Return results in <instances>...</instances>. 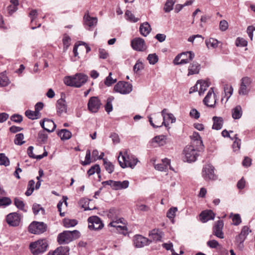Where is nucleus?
<instances>
[{
	"label": "nucleus",
	"mask_w": 255,
	"mask_h": 255,
	"mask_svg": "<svg viewBox=\"0 0 255 255\" xmlns=\"http://www.w3.org/2000/svg\"><path fill=\"white\" fill-rule=\"evenodd\" d=\"M80 236V233L78 230L64 231L58 235L57 242L60 245L67 244Z\"/></svg>",
	"instance_id": "obj_1"
},
{
	"label": "nucleus",
	"mask_w": 255,
	"mask_h": 255,
	"mask_svg": "<svg viewBox=\"0 0 255 255\" xmlns=\"http://www.w3.org/2000/svg\"><path fill=\"white\" fill-rule=\"evenodd\" d=\"M48 247L47 240L42 239L30 243L29 249L33 255H40L46 251Z\"/></svg>",
	"instance_id": "obj_2"
},
{
	"label": "nucleus",
	"mask_w": 255,
	"mask_h": 255,
	"mask_svg": "<svg viewBox=\"0 0 255 255\" xmlns=\"http://www.w3.org/2000/svg\"><path fill=\"white\" fill-rule=\"evenodd\" d=\"M118 161L123 168L128 167L133 168L138 161L137 158L134 155L128 154L127 152L122 155L121 157L119 156Z\"/></svg>",
	"instance_id": "obj_3"
},
{
	"label": "nucleus",
	"mask_w": 255,
	"mask_h": 255,
	"mask_svg": "<svg viewBox=\"0 0 255 255\" xmlns=\"http://www.w3.org/2000/svg\"><path fill=\"white\" fill-rule=\"evenodd\" d=\"M184 155L183 160L188 163L194 162L196 161L199 153L191 146L186 145L183 150Z\"/></svg>",
	"instance_id": "obj_4"
},
{
	"label": "nucleus",
	"mask_w": 255,
	"mask_h": 255,
	"mask_svg": "<svg viewBox=\"0 0 255 255\" xmlns=\"http://www.w3.org/2000/svg\"><path fill=\"white\" fill-rule=\"evenodd\" d=\"M132 90L131 84L125 81H119L114 86V91L123 95L130 93Z\"/></svg>",
	"instance_id": "obj_5"
},
{
	"label": "nucleus",
	"mask_w": 255,
	"mask_h": 255,
	"mask_svg": "<svg viewBox=\"0 0 255 255\" xmlns=\"http://www.w3.org/2000/svg\"><path fill=\"white\" fill-rule=\"evenodd\" d=\"M47 225L43 222H32L28 227V231L33 234H40L46 231Z\"/></svg>",
	"instance_id": "obj_6"
},
{
	"label": "nucleus",
	"mask_w": 255,
	"mask_h": 255,
	"mask_svg": "<svg viewBox=\"0 0 255 255\" xmlns=\"http://www.w3.org/2000/svg\"><path fill=\"white\" fill-rule=\"evenodd\" d=\"M102 105V102L98 97L93 96L89 99L87 108L90 112L96 113L100 109Z\"/></svg>",
	"instance_id": "obj_7"
},
{
	"label": "nucleus",
	"mask_w": 255,
	"mask_h": 255,
	"mask_svg": "<svg viewBox=\"0 0 255 255\" xmlns=\"http://www.w3.org/2000/svg\"><path fill=\"white\" fill-rule=\"evenodd\" d=\"M215 168L210 164L205 165L202 169V176L206 181L215 180L217 179V176L215 174Z\"/></svg>",
	"instance_id": "obj_8"
},
{
	"label": "nucleus",
	"mask_w": 255,
	"mask_h": 255,
	"mask_svg": "<svg viewBox=\"0 0 255 255\" xmlns=\"http://www.w3.org/2000/svg\"><path fill=\"white\" fill-rule=\"evenodd\" d=\"M88 228L91 230H100L104 227V224L101 219L97 216L90 217L88 219Z\"/></svg>",
	"instance_id": "obj_9"
},
{
	"label": "nucleus",
	"mask_w": 255,
	"mask_h": 255,
	"mask_svg": "<svg viewBox=\"0 0 255 255\" xmlns=\"http://www.w3.org/2000/svg\"><path fill=\"white\" fill-rule=\"evenodd\" d=\"M97 22V18L91 16L89 12L87 11L83 17V24L85 28L91 30L96 26Z\"/></svg>",
	"instance_id": "obj_10"
},
{
	"label": "nucleus",
	"mask_w": 255,
	"mask_h": 255,
	"mask_svg": "<svg viewBox=\"0 0 255 255\" xmlns=\"http://www.w3.org/2000/svg\"><path fill=\"white\" fill-rule=\"evenodd\" d=\"M224 225V222L222 220L216 221L213 227V235L219 239H224V235L223 232Z\"/></svg>",
	"instance_id": "obj_11"
},
{
	"label": "nucleus",
	"mask_w": 255,
	"mask_h": 255,
	"mask_svg": "<svg viewBox=\"0 0 255 255\" xmlns=\"http://www.w3.org/2000/svg\"><path fill=\"white\" fill-rule=\"evenodd\" d=\"M21 215L17 213L13 212L8 214L6 217L7 223L10 226H18L20 222Z\"/></svg>",
	"instance_id": "obj_12"
},
{
	"label": "nucleus",
	"mask_w": 255,
	"mask_h": 255,
	"mask_svg": "<svg viewBox=\"0 0 255 255\" xmlns=\"http://www.w3.org/2000/svg\"><path fill=\"white\" fill-rule=\"evenodd\" d=\"M133 241L134 246L138 248L148 245L151 242V241L140 235H135Z\"/></svg>",
	"instance_id": "obj_13"
},
{
	"label": "nucleus",
	"mask_w": 255,
	"mask_h": 255,
	"mask_svg": "<svg viewBox=\"0 0 255 255\" xmlns=\"http://www.w3.org/2000/svg\"><path fill=\"white\" fill-rule=\"evenodd\" d=\"M132 48L138 51H143L146 49L144 40L141 38H135L131 41Z\"/></svg>",
	"instance_id": "obj_14"
},
{
	"label": "nucleus",
	"mask_w": 255,
	"mask_h": 255,
	"mask_svg": "<svg viewBox=\"0 0 255 255\" xmlns=\"http://www.w3.org/2000/svg\"><path fill=\"white\" fill-rule=\"evenodd\" d=\"M201 70V65L197 61L191 62L188 68L187 76L195 75L199 74Z\"/></svg>",
	"instance_id": "obj_15"
},
{
	"label": "nucleus",
	"mask_w": 255,
	"mask_h": 255,
	"mask_svg": "<svg viewBox=\"0 0 255 255\" xmlns=\"http://www.w3.org/2000/svg\"><path fill=\"white\" fill-rule=\"evenodd\" d=\"M214 213L211 210L202 211L200 214V219L202 223H206L215 218Z\"/></svg>",
	"instance_id": "obj_16"
},
{
	"label": "nucleus",
	"mask_w": 255,
	"mask_h": 255,
	"mask_svg": "<svg viewBox=\"0 0 255 255\" xmlns=\"http://www.w3.org/2000/svg\"><path fill=\"white\" fill-rule=\"evenodd\" d=\"M57 113L58 115H61L63 113L67 112V106L66 101L63 99H60L56 103Z\"/></svg>",
	"instance_id": "obj_17"
},
{
	"label": "nucleus",
	"mask_w": 255,
	"mask_h": 255,
	"mask_svg": "<svg viewBox=\"0 0 255 255\" xmlns=\"http://www.w3.org/2000/svg\"><path fill=\"white\" fill-rule=\"evenodd\" d=\"M149 236L153 241H161L164 236V233L159 229H154L150 232Z\"/></svg>",
	"instance_id": "obj_18"
},
{
	"label": "nucleus",
	"mask_w": 255,
	"mask_h": 255,
	"mask_svg": "<svg viewBox=\"0 0 255 255\" xmlns=\"http://www.w3.org/2000/svg\"><path fill=\"white\" fill-rule=\"evenodd\" d=\"M181 57H183V58L180 61L179 63L182 64L189 63V62L192 61L195 57L194 53L191 51L183 52L181 53Z\"/></svg>",
	"instance_id": "obj_19"
},
{
	"label": "nucleus",
	"mask_w": 255,
	"mask_h": 255,
	"mask_svg": "<svg viewBox=\"0 0 255 255\" xmlns=\"http://www.w3.org/2000/svg\"><path fill=\"white\" fill-rule=\"evenodd\" d=\"M77 85H80L79 88L84 85L88 80V77L83 73H77L74 75Z\"/></svg>",
	"instance_id": "obj_20"
},
{
	"label": "nucleus",
	"mask_w": 255,
	"mask_h": 255,
	"mask_svg": "<svg viewBox=\"0 0 255 255\" xmlns=\"http://www.w3.org/2000/svg\"><path fill=\"white\" fill-rule=\"evenodd\" d=\"M213 125L212 128L213 129L219 130L222 128L223 125V119L222 117L214 116L213 117Z\"/></svg>",
	"instance_id": "obj_21"
},
{
	"label": "nucleus",
	"mask_w": 255,
	"mask_h": 255,
	"mask_svg": "<svg viewBox=\"0 0 255 255\" xmlns=\"http://www.w3.org/2000/svg\"><path fill=\"white\" fill-rule=\"evenodd\" d=\"M151 28L147 22L141 24L139 27V32L143 36H146L150 32Z\"/></svg>",
	"instance_id": "obj_22"
},
{
	"label": "nucleus",
	"mask_w": 255,
	"mask_h": 255,
	"mask_svg": "<svg viewBox=\"0 0 255 255\" xmlns=\"http://www.w3.org/2000/svg\"><path fill=\"white\" fill-rule=\"evenodd\" d=\"M188 145L192 146L193 148L198 152L204 148V145L201 139L196 140H192L191 141L190 144Z\"/></svg>",
	"instance_id": "obj_23"
},
{
	"label": "nucleus",
	"mask_w": 255,
	"mask_h": 255,
	"mask_svg": "<svg viewBox=\"0 0 255 255\" xmlns=\"http://www.w3.org/2000/svg\"><path fill=\"white\" fill-rule=\"evenodd\" d=\"M114 190H118L127 188L129 186V181L124 180L123 181H116L114 183Z\"/></svg>",
	"instance_id": "obj_24"
},
{
	"label": "nucleus",
	"mask_w": 255,
	"mask_h": 255,
	"mask_svg": "<svg viewBox=\"0 0 255 255\" xmlns=\"http://www.w3.org/2000/svg\"><path fill=\"white\" fill-rule=\"evenodd\" d=\"M75 81L74 76H66L64 79V83L67 86L79 88L80 85H77Z\"/></svg>",
	"instance_id": "obj_25"
},
{
	"label": "nucleus",
	"mask_w": 255,
	"mask_h": 255,
	"mask_svg": "<svg viewBox=\"0 0 255 255\" xmlns=\"http://www.w3.org/2000/svg\"><path fill=\"white\" fill-rule=\"evenodd\" d=\"M232 117L234 119L238 120L240 119L243 114L241 106L240 105L237 106L236 107L232 109Z\"/></svg>",
	"instance_id": "obj_26"
},
{
	"label": "nucleus",
	"mask_w": 255,
	"mask_h": 255,
	"mask_svg": "<svg viewBox=\"0 0 255 255\" xmlns=\"http://www.w3.org/2000/svg\"><path fill=\"white\" fill-rule=\"evenodd\" d=\"M224 90L225 96L222 97V101L223 100L224 98H226V102H227L233 94V88L231 85L226 84L224 86Z\"/></svg>",
	"instance_id": "obj_27"
},
{
	"label": "nucleus",
	"mask_w": 255,
	"mask_h": 255,
	"mask_svg": "<svg viewBox=\"0 0 255 255\" xmlns=\"http://www.w3.org/2000/svg\"><path fill=\"white\" fill-rule=\"evenodd\" d=\"M58 135L63 140H68L72 136V133L67 129H62L58 132Z\"/></svg>",
	"instance_id": "obj_28"
},
{
	"label": "nucleus",
	"mask_w": 255,
	"mask_h": 255,
	"mask_svg": "<svg viewBox=\"0 0 255 255\" xmlns=\"http://www.w3.org/2000/svg\"><path fill=\"white\" fill-rule=\"evenodd\" d=\"M45 121L46 128H45V130L48 132H52L54 131L56 128V125L54 123V122L52 120L49 119H46Z\"/></svg>",
	"instance_id": "obj_29"
},
{
	"label": "nucleus",
	"mask_w": 255,
	"mask_h": 255,
	"mask_svg": "<svg viewBox=\"0 0 255 255\" xmlns=\"http://www.w3.org/2000/svg\"><path fill=\"white\" fill-rule=\"evenodd\" d=\"M69 249L68 247H60L57 248L52 255H69ZM47 255H50L49 254Z\"/></svg>",
	"instance_id": "obj_30"
},
{
	"label": "nucleus",
	"mask_w": 255,
	"mask_h": 255,
	"mask_svg": "<svg viewBox=\"0 0 255 255\" xmlns=\"http://www.w3.org/2000/svg\"><path fill=\"white\" fill-rule=\"evenodd\" d=\"M246 239V238L242 236L241 234H239L235 238V243L238 248L241 251L243 250L244 248V242Z\"/></svg>",
	"instance_id": "obj_31"
},
{
	"label": "nucleus",
	"mask_w": 255,
	"mask_h": 255,
	"mask_svg": "<svg viewBox=\"0 0 255 255\" xmlns=\"http://www.w3.org/2000/svg\"><path fill=\"white\" fill-rule=\"evenodd\" d=\"M10 83V81L6 75L4 73L0 74V87H4L8 86Z\"/></svg>",
	"instance_id": "obj_32"
},
{
	"label": "nucleus",
	"mask_w": 255,
	"mask_h": 255,
	"mask_svg": "<svg viewBox=\"0 0 255 255\" xmlns=\"http://www.w3.org/2000/svg\"><path fill=\"white\" fill-rule=\"evenodd\" d=\"M178 209L176 207H172L167 211L166 213V217L169 219L172 223H174V218L176 215Z\"/></svg>",
	"instance_id": "obj_33"
},
{
	"label": "nucleus",
	"mask_w": 255,
	"mask_h": 255,
	"mask_svg": "<svg viewBox=\"0 0 255 255\" xmlns=\"http://www.w3.org/2000/svg\"><path fill=\"white\" fill-rule=\"evenodd\" d=\"M47 139L48 135L45 133L44 130L39 131L38 133L37 140L39 143L44 144L47 142Z\"/></svg>",
	"instance_id": "obj_34"
},
{
	"label": "nucleus",
	"mask_w": 255,
	"mask_h": 255,
	"mask_svg": "<svg viewBox=\"0 0 255 255\" xmlns=\"http://www.w3.org/2000/svg\"><path fill=\"white\" fill-rule=\"evenodd\" d=\"M175 3V0H166L163 8L165 12L168 13L173 8V5Z\"/></svg>",
	"instance_id": "obj_35"
},
{
	"label": "nucleus",
	"mask_w": 255,
	"mask_h": 255,
	"mask_svg": "<svg viewBox=\"0 0 255 255\" xmlns=\"http://www.w3.org/2000/svg\"><path fill=\"white\" fill-rule=\"evenodd\" d=\"M114 100V97L113 96L109 97L107 100V103L105 105V109L108 114H109L113 110L112 102Z\"/></svg>",
	"instance_id": "obj_36"
},
{
	"label": "nucleus",
	"mask_w": 255,
	"mask_h": 255,
	"mask_svg": "<svg viewBox=\"0 0 255 255\" xmlns=\"http://www.w3.org/2000/svg\"><path fill=\"white\" fill-rule=\"evenodd\" d=\"M103 162L106 171L110 174L113 173L114 171V165L112 163L108 161L107 159H103Z\"/></svg>",
	"instance_id": "obj_37"
},
{
	"label": "nucleus",
	"mask_w": 255,
	"mask_h": 255,
	"mask_svg": "<svg viewBox=\"0 0 255 255\" xmlns=\"http://www.w3.org/2000/svg\"><path fill=\"white\" fill-rule=\"evenodd\" d=\"M206 44L208 48H215L218 46L219 41L213 38H210L205 41Z\"/></svg>",
	"instance_id": "obj_38"
},
{
	"label": "nucleus",
	"mask_w": 255,
	"mask_h": 255,
	"mask_svg": "<svg viewBox=\"0 0 255 255\" xmlns=\"http://www.w3.org/2000/svg\"><path fill=\"white\" fill-rule=\"evenodd\" d=\"M63 225L65 228H70L75 226L78 222L75 219H64L63 221Z\"/></svg>",
	"instance_id": "obj_39"
},
{
	"label": "nucleus",
	"mask_w": 255,
	"mask_h": 255,
	"mask_svg": "<svg viewBox=\"0 0 255 255\" xmlns=\"http://www.w3.org/2000/svg\"><path fill=\"white\" fill-rule=\"evenodd\" d=\"M126 19L132 22H136L139 20V18L135 17L131 11L127 10L125 12Z\"/></svg>",
	"instance_id": "obj_40"
},
{
	"label": "nucleus",
	"mask_w": 255,
	"mask_h": 255,
	"mask_svg": "<svg viewBox=\"0 0 255 255\" xmlns=\"http://www.w3.org/2000/svg\"><path fill=\"white\" fill-rule=\"evenodd\" d=\"M97 173L98 174H100L101 169L99 164H95L92 166L87 171V174L88 175L91 176L94 174L95 173Z\"/></svg>",
	"instance_id": "obj_41"
},
{
	"label": "nucleus",
	"mask_w": 255,
	"mask_h": 255,
	"mask_svg": "<svg viewBox=\"0 0 255 255\" xmlns=\"http://www.w3.org/2000/svg\"><path fill=\"white\" fill-rule=\"evenodd\" d=\"M25 115L28 119L32 120L38 119L39 115L35 111H33L30 110H26Z\"/></svg>",
	"instance_id": "obj_42"
},
{
	"label": "nucleus",
	"mask_w": 255,
	"mask_h": 255,
	"mask_svg": "<svg viewBox=\"0 0 255 255\" xmlns=\"http://www.w3.org/2000/svg\"><path fill=\"white\" fill-rule=\"evenodd\" d=\"M112 73L110 72L109 75L106 78L105 80L104 84L108 87L112 86L113 84L116 83L117 82V79H113L112 77Z\"/></svg>",
	"instance_id": "obj_43"
},
{
	"label": "nucleus",
	"mask_w": 255,
	"mask_h": 255,
	"mask_svg": "<svg viewBox=\"0 0 255 255\" xmlns=\"http://www.w3.org/2000/svg\"><path fill=\"white\" fill-rule=\"evenodd\" d=\"M24 135L22 133H17L15 135V138L14 139V143L18 145H21L25 143V141L23 140Z\"/></svg>",
	"instance_id": "obj_44"
},
{
	"label": "nucleus",
	"mask_w": 255,
	"mask_h": 255,
	"mask_svg": "<svg viewBox=\"0 0 255 255\" xmlns=\"http://www.w3.org/2000/svg\"><path fill=\"white\" fill-rule=\"evenodd\" d=\"M237 134H235L234 137L232 138V140L235 139V141L233 142L232 145L233 150L234 151H237L239 150L241 146V139H239L237 137Z\"/></svg>",
	"instance_id": "obj_45"
},
{
	"label": "nucleus",
	"mask_w": 255,
	"mask_h": 255,
	"mask_svg": "<svg viewBox=\"0 0 255 255\" xmlns=\"http://www.w3.org/2000/svg\"><path fill=\"white\" fill-rule=\"evenodd\" d=\"M119 214V211L115 208H111L108 214L109 218H111L113 220L118 219L117 216Z\"/></svg>",
	"instance_id": "obj_46"
},
{
	"label": "nucleus",
	"mask_w": 255,
	"mask_h": 255,
	"mask_svg": "<svg viewBox=\"0 0 255 255\" xmlns=\"http://www.w3.org/2000/svg\"><path fill=\"white\" fill-rule=\"evenodd\" d=\"M147 60L151 65H154L158 60V56L155 53L149 54L147 58Z\"/></svg>",
	"instance_id": "obj_47"
},
{
	"label": "nucleus",
	"mask_w": 255,
	"mask_h": 255,
	"mask_svg": "<svg viewBox=\"0 0 255 255\" xmlns=\"http://www.w3.org/2000/svg\"><path fill=\"white\" fill-rule=\"evenodd\" d=\"M9 160L4 153H0V165L7 166L9 165Z\"/></svg>",
	"instance_id": "obj_48"
},
{
	"label": "nucleus",
	"mask_w": 255,
	"mask_h": 255,
	"mask_svg": "<svg viewBox=\"0 0 255 255\" xmlns=\"http://www.w3.org/2000/svg\"><path fill=\"white\" fill-rule=\"evenodd\" d=\"M14 203L15 206L20 210L26 212V210L24 209V203L23 201L18 198H15L14 200Z\"/></svg>",
	"instance_id": "obj_49"
},
{
	"label": "nucleus",
	"mask_w": 255,
	"mask_h": 255,
	"mask_svg": "<svg viewBox=\"0 0 255 255\" xmlns=\"http://www.w3.org/2000/svg\"><path fill=\"white\" fill-rule=\"evenodd\" d=\"M200 84V88L199 91V95H202L204 94V92L206 90L207 88L209 86L208 82L206 81H198V83Z\"/></svg>",
	"instance_id": "obj_50"
},
{
	"label": "nucleus",
	"mask_w": 255,
	"mask_h": 255,
	"mask_svg": "<svg viewBox=\"0 0 255 255\" xmlns=\"http://www.w3.org/2000/svg\"><path fill=\"white\" fill-rule=\"evenodd\" d=\"M248 87L246 86L245 85H243L240 84V86L239 89V94L240 95L245 96L248 95L250 89H248Z\"/></svg>",
	"instance_id": "obj_51"
},
{
	"label": "nucleus",
	"mask_w": 255,
	"mask_h": 255,
	"mask_svg": "<svg viewBox=\"0 0 255 255\" xmlns=\"http://www.w3.org/2000/svg\"><path fill=\"white\" fill-rule=\"evenodd\" d=\"M247 44V41L243 38L238 37L236 40V45L238 47H245Z\"/></svg>",
	"instance_id": "obj_52"
},
{
	"label": "nucleus",
	"mask_w": 255,
	"mask_h": 255,
	"mask_svg": "<svg viewBox=\"0 0 255 255\" xmlns=\"http://www.w3.org/2000/svg\"><path fill=\"white\" fill-rule=\"evenodd\" d=\"M91 151L90 150H87L86 151V156H85V161H82L81 164L83 166H85L87 165H88L90 164L91 162Z\"/></svg>",
	"instance_id": "obj_53"
},
{
	"label": "nucleus",
	"mask_w": 255,
	"mask_h": 255,
	"mask_svg": "<svg viewBox=\"0 0 255 255\" xmlns=\"http://www.w3.org/2000/svg\"><path fill=\"white\" fill-rule=\"evenodd\" d=\"M40 210H41L43 213L45 212L44 208L41 207L39 204H38L37 203L33 204V205L32 206V211H33V214L35 215H37L39 213V212L40 211Z\"/></svg>",
	"instance_id": "obj_54"
},
{
	"label": "nucleus",
	"mask_w": 255,
	"mask_h": 255,
	"mask_svg": "<svg viewBox=\"0 0 255 255\" xmlns=\"http://www.w3.org/2000/svg\"><path fill=\"white\" fill-rule=\"evenodd\" d=\"M252 83V79L248 76L243 77L241 80V85L249 87Z\"/></svg>",
	"instance_id": "obj_55"
},
{
	"label": "nucleus",
	"mask_w": 255,
	"mask_h": 255,
	"mask_svg": "<svg viewBox=\"0 0 255 255\" xmlns=\"http://www.w3.org/2000/svg\"><path fill=\"white\" fill-rule=\"evenodd\" d=\"M233 225L238 226L242 222L240 215L239 214H235L232 218Z\"/></svg>",
	"instance_id": "obj_56"
},
{
	"label": "nucleus",
	"mask_w": 255,
	"mask_h": 255,
	"mask_svg": "<svg viewBox=\"0 0 255 255\" xmlns=\"http://www.w3.org/2000/svg\"><path fill=\"white\" fill-rule=\"evenodd\" d=\"M165 139V136L163 135H160L156 136L153 138V141L158 143L159 144L163 145L165 142L164 139Z\"/></svg>",
	"instance_id": "obj_57"
},
{
	"label": "nucleus",
	"mask_w": 255,
	"mask_h": 255,
	"mask_svg": "<svg viewBox=\"0 0 255 255\" xmlns=\"http://www.w3.org/2000/svg\"><path fill=\"white\" fill-rule=\"evenodd\" d=\"M10 120L14 123H20L22 121L23 118L19 114H13L10 117Z\"/></svg>",
	"instance_id": "obj_58"
},
{
	"label": "nucleus",
	"mask_w": 255,
	"mask_h": 255,
	"mask_svg": "<svg viewBox=\"0 0 255 255\" xmlns=\"http://www.w3.org/2000/svg\"><path fill=\"white\" fill-rule=\"evenodd\" d=\"M11 203V200L8 197H0V206H8Z\"/></svg>",
	"instance_id": "obj_59"
},
{
	"label": "nucleus",
	"mask_w": 255,
	"mask_h": 255,
	"mask_svg": "<svg viewBox=\"0 0 255 255\" xmlns=\"http://www.w3.org/2000/svg\"><path fill=\"white\" fill-rule=\"evenodd\" d=\"M143 68V65L141 62L137 61L134 65L133 69L135 73H137L139 71Z\"/></svg>",
	"instance_id": "obj_60"
},
{
	"label": "nucleus",
	"mask_w": 255,
	"mask_h": 255,
	"mask_svg": "<svg viewBox=\"0 0 255 255\" xmlns=\"http://www.w3.org/2000/svg\"><path fill=\"white\" fill-rule=\"evenodd\" d=\"M29 15L31 18V23L33 24L37 17V11L36 9H33L30 11Z\"/></svg>",
	"instance_id": "obj_61"
},
{
	"label": "nucleus",
	"mask_w": 255,
	"mask_h": 255,
	"mask_svg": "<svg viewBox=\"0 0 255 255\" xmlns=\"http://www.w3.org/2000/svg\"><path fill=\"white\" fill-rule=\"evenodd\" d=\"M207 245L212 249H216L219 245V243L215 240H209L207 242Z\"/></svg>",
	"instance_id": "obj_62"
},
{
	"label": "nucleus",
	"mask_w": 255,
	"mask_h": 255,
	"mask_svg": "<svg viewBox=\"0 0 255 255\" xmlns=\"http://www.w3.org/2000/svg\"><path fill=\"white\" fill-rule=\"evenodd\" d=\"M250 232H251V230L250 229V228L248 226H245L242 228L240 234L242 235V236L247 238L248 235Z\"/></svg>",
	"instance_id": "obj_63"
},
{
	"label": "nucleus",
	"mask_w": 255,
	"mask_h": 255,
	"mask_svg": "<svg viewBox=\"0 0 255 255\" xmlns=\"http://www.w3.org/2000/svg\"><path fill=\"white\" fill-rule=\"evenodd\" d=\"M228 26H229L228 23L226 20H222L220 21V24H219V27H220V29L221 31H224L228 29Z\"/></svg>",
	"instance_id": "obj_64"
}]
</instances>
